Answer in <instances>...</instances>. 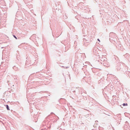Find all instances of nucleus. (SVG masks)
<instances>
[{"mask_svg":"<svg viewBox=\"0 0 130 130\" xmlns=\"http://www.w3.org/2000/svg\"><path fill=\"white\" fill-rule=\"evenodd\" d=\"M6 107H7V109L8 110H9V107H8V105H7V106H6Z\"/></svg>","mask_w":130,"mask_h":130,"instance_id":"2","label":"nucleus"},{"mask_svg":"<svg viewBox=\"0 0 130 130\" xmlns=\"http://www.w3.org/2000/svg\"><path fill=\"white\" fill-rule=\"evenodd\" d=\"M98 40L99 41V42H100V40H99V39H98Z\"/></svg>","mask_w":130,"mask_h":130,"instance_id":"4","label":"nucleus"},{"mask_svg":"<svg viewBox=\"0 0 130 130\" xmlns=\"http://www.w3.org/2000/svg\"><path fill=\"white\" fill-rule=\"evenodd\" d=\"M13 36L16 39H17V37L15 36Z\"/></svg>","mask_w":130,"mask_h":130,"instance_id":"3","label":"nucleus"},{"mask_svg":"<svg viewBox=\"0 0 130 130\" xmlns=\"http://www.w3.org/2000/svg\"><path fill=\"white\" fill-rule=\"evenodd\" d=\"M123 105L124 106H127V103H126V104L124 103L123 104Z\"/></svg>","mask_w":130,"mask_h":130,"instance_id":"1","label":"nucleus"}]
</instances>
